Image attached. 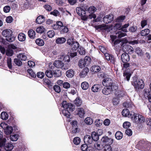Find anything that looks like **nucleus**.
<instances>
[{
    "label": "nucleus",
    "mask_w": 151,
    "mask_h": 151,
    "mask_svg": "<svg viewBox=\"0 0 151 151\" xmlns=\"http://www.w3.org/2000/svg\"><path fill=\"white\" fill-rule=\"evenodd\" d=\"M110 145H106L104 147V151H112V148Z\"/></svg>",
    "instance_id": "e2e57ef3"
},
{
    "label": "nucleus",
    "mask_w": 151,
    "mask_h": 151,
    "mask_svg": "<svg viewBox=\"0 0 151 151\" xmlns=\"http://www.w3.org/2000/svg\"><path fill=\"white\" fill-rule=\"evenodd\" d=\"M53 75L55 77H60L61 75V71L60 70H56L54 71Z\"/></svg>",
    "instance_id": "de8ad7c7"
},
{
    "label": "nucleus",
    "mask_w": 151,
    "mask_h": 151,
    "mask_svg": "<svg viewBox=\"0 0 151 151\" xmlns=\"http://www.w3.org/2000/svg\"><path fill=\"white\" fill-rule=\"evenodd\" d=\"M102 92L103 94L107 95L111 93V89L110 88V87H106L103 88L102 91Z\"/></svg>",
    "instance_id": "4468645a"
},
{
    "label": "nucleus",
    "mask_w": 151,
    "mask_h": 151,
    "mask_svg": "<svg viewBox=\"0 0 151 151\" xmlns=\"http://www.w3.org/2000/svg\"><path fill=\"white\" fill-rule=\"evenodd\" d=\"M27 72L30 76L32 77L35 78L36 77L35 73L33 72L32 70L31 69H29L27 70Z\"/></svg>",
    "instance_id": "09e8293b"
},
{
    "label": "nucleus",
    "mask_w": 151,
    "mask_h": 151,
    "mask_svg": "<svg viewBox=\"0 0 151 151\" xmlns=\"http://www.w3.org/2000/svg\"><path fill=\"white\" fill-rule=\"evenodd\" d=\"M89 71V69L87 68H86L83 69L79 74L81 78L85 77L87 75Z\"/></svg>",
    "instance_id": "f3484780"
},
{
    "label": "nucleus",
    "mask_w": 151,
    "mask_h": 151,
    "mask_svg": "<svg viewBox=\"0 0 151 151\" xmlns=\"http://www.w3.org/2000/svg\"><path fill=\"white\" fill-rule=\"evenodd\" d=\"M83 60L84 61V63H85L86 66L89 65L91 62V59L89 57L86 56L85 58Z\"/></svg>",
    "instance_id": "a19ab883"
},
{
    "label": "nucleus",
    "mask_w": 151,
    "mask_h": 151,
    "mask_svg": "<svg viewBox=\"0 0 151 151\" xmlns=\"http://www.w3.org/2000/svg\"><path fill=\"white\" fill-rule=\"evenodd\" d=\"M16 48V47L13 45H9L6 51V55L10 56H12L14 53L13 49H14Z\"/></svg>",
    "instance_id": "423d86ee"
},
{
    "label": "nucleus",
    "mask_w": 151,
    "mask_h": 151,
    "mask_svg": "<svg viewBox=\"0 0 151 151\" xmlns=\"http://www.w3.org/2000/svg\"><path fill=\"white\" fill-rule=\"evenodd\" d=\"M125 16H121L118 17L116 19L115 21L117 22H122L125 19Z\"/></svg>",
    "instance_id": "a18cd8bd"
},
{
    "label": "nucleus",
    "mask_w": 151,
    "mask_h": 151,
    "mask_svg": "<svg viewBox=\"0 0 151 151\" xmlns=\"http://www.w3.org/2000/svg\"><path fill=\"white\" fill-rule=\"evenodd\" d=\"M135 52L139 55H143V53L142 50L139 47H137L135 49Z\"/></svg>",
    "instance_id": "3c124183"
},
{
    "label": "nucleus",
    "mask_w": 151,
    "mask_h": 151,
    "mask_svg": "<svg viewBox=\"0 0 151 151\" xmlns=\"http://www.w3.org/2000/svg\"><path fill=\"white\" fill-rule=\"evenodd\" d=\"M89 84L86 82H82L81 85V86L82 89L84 90H87L89 87Z\"/></svg>",
    "instance_id": "c756f323"
},
{
    "label": "nucleus",
    "mask_w": 151,
    "mask_h": 151,
    "mask_svg": "<svg viewBox=\"0 0 151 151\" xmlns=\"http://www.w3.org/2000/svg\"><path fill=\"white\" fill-rule=\"evenodd\" d=\"M101 89V86L99 84L94 85L91 88L92 91L94 92H98Z\"/></svg>",
    "instance_id": "2eb2a0df"
},
{
    "label": "nucleus",
    "mask_w": 151,
    "mask_h": 151,
    "mask_svg": "<svg viewBox=\"0 0 151 151\" xmlns=\"http://www.w3.org/2000/svg\"><path fill=\"white\" fill-rule=\"evenodd\" d=\"M122 114L123 116L127 117L129 115V111L127 109H124L122 111Z\"/></svg>",
    "instance_id": "473e14b6"
},
{
    "label": "nucleus",
    "mask_w": 151,
    "mask_h": 151,
    "mask_svg": "<svg viewBox=\"0 0 151 151\" xmlns=\"http://www.w3.org/2000/svg\"><path fill=\"white\" fill-rule=\"evenodd\" d=\"M142 142L140 141L136 145V148L141 150L148 151L151 147V143L148 142L142 145Z\"/></svg>",
    "instance_id": "20e7f679"
},
{
    "label": "nucleus",
    "mask_w": 151,
    "mask_h": 151,
    "mask_svg": "<svg viewBox=\"0 0 151 151\" xmlns=\"http://www.w3.org/2000/svg\"><path fill=\"white\" fill-rule=\"evenodd\" d=\"M114 16L113 14H109L105 16L103 18V21L106 24L111 22L113 20Z\"/></svg>",
    "instance_id": "9b49d317"
},
{
    "label": "nucleus",
    "mask_w": 151,
    "mask_h": 151,
    "mask_svg": "<svg viewBox=\"0 0 151 151\" xmlns=\"http://www.w3.org/2000/svg\"><path fill=\"white\" fill-rule=\"evenodd\" d=\"M26 36L23 33H20L18 36L19 40L21 42L24 41L26 39Z\"/></svg>",
    "instance_id": "4be33fe9"
},
{
    "label": "nucleus",
    "mask_w": 151,
    "mask_h": 151,
    "mask_svg": "<svg viewBox=\"0 0 151 151\" xmlns=\"http://www.w3.org/2000/svg\"><path fill=\"white\" fill-rule=\"evenodd\" d=\"M144 95L145 98L148 99L150 102H151V91L148 88L144 90Z\"/></svg>",
    "instance_id": "9d476101"
},
{
    "label": "nucleus",
    "mask_w": 151,
    "mask_h": 151,
    "mask_svg": "<svg viewBox=\"0 0 151 151\" xmlns=\"http://www.w3.org/2000/svg\"><path fill=\"white\" fill-rule=\"evenodd\" d=\"M59 59L63 61H64L69 62L70 61V58L69 56L67 55H60Z\"/></svg>",
    "instance_id": "6ab92c4d"
},
{
    "label": "nucleus",
    "mask_w": 151,
    "mask_h": 151,
    "mask_svg": "<svg viewBox=\"0 0 151 151\" xmlns=\"http://www.w3.org/2000/svg\"><path fill=\"white\" fill-rule=\"evenodd\" d=\"M1 118L3 120L7 119L8 117L7 114L5 112H2L1 114Z\"/></svg>",
    "instance_id": "49530a36"
},
{
    "label": "nucleus",
    "mask_w": 151,
    "mask_h": 151,
    "mask_svg": "<svg viewBox=\"0 0 151 151\" xmlns=\"http://www.w3.org/2000/svg\"><path fill=\"white\" fill-rule=\"evenodd\" d=\"M104 56L105 58L107 60H114V58L113 57L112 55H111L107 53H105L104 54Z\"/></svg>",
    "instance_id": "58836bf2"
},
{
    "label": "nucleus",
    "mask_w": 151,
    "mask_h": 151,
    "mask_svg": "<svg viewBox=\"0 0 151 151\" xmlns=\"http://www.w3.org/2000/svg\"><path fill=\"white\" fill-rule=\"evenodd\" d=\"M123 76L128 81L129 80L131 74L129 73H124Z\"/></svg>",
    "instance_id": "69168bd1"
},
{
    "label": "nucleus",
    "mask_w": 151,
    "mask_h": 151,
    "mask_svg": "<svg viewBox=\"0 0 151 151\" xmlns=\"http://www.w3.org/2000/svg\"><path fill=\"white\" fill-rule=\"evenodd\" d=\"M122 50L124 52H127L130 54L133 53L134 51L133 48L129 45H125L123 46Z\"/></svg>",
    "instance_id": "1a4fd4ad"
},
{
    "label": "nucleus",
    "mask_w": 151,
    "mask_h": 151,
    "mask_svg": "<svg viewBox=\"0 0 151 151\" xmlns=\"http://www.w3.org/2000/svg\"><path fill=\"white\" fill-rule=\"evenodd\" d=\"M74 74V72L72 69H70L66 72V76L68 78L72 77Z\"/></svg>",
    "instance_id": "5701e85b"
},
{
    "label": "nucleus",
    "mask_w": 151,
    "mask_h": 151,
    "mask_svg": "<svg viewBox=\"0 0 151 151\" xmlns=\"http://www.w3.org/2000/svg\"><path fill=\"white\" fill-rule=\"evenodd\" d=\"M77 110L78 111V115L81 117H83L85 114L83 109L82 108H78V109Z\"/></svg>",
    "instance_id": "7c9ffc66"
},
{
    "label": "nucleus",
    "mask_w": 151,
    "mask_h": 151,
    "mask_svg": "<svg viewBox=\"0 0 151 151\" xmlns=\"http://www.w3.org/2000/svg\"><path fill=\"white\" fill-rule=\"evenodd\" d=\"M46 76L48 78H51L53 76V73L52 70H47L45 72Z\"/></svg>",
    "instance_id": "72a5a7b5"
},
{
    "label": "nucleus",
    "mask_w": 151,
    "mask_h": 151,
    "mask_svg": "<svg viewBox=\"0 0 151 151\" xmlns=\"http://www.w3.org/2000/svg\"><path fill=\"white\" fill-rule=\"evenodd\" d=\"M17 57L20 60L23 61L26 60L27 59V57L24 53L19 54L17 56Z\"/></svg>",
    "instance_id": "c85d7f7f"
},
{
    "label": "nucleus",
    "mask_w": 151,
    "mask_h": 151,
    "mask_svg": "<svg viewBox=\"0 0 151 151\" xmlns=\"http://www.w3.org/2000/svg\"><path fill=\"white\" fill-rule=\"evenodd\" d=\"M19 138V135L17 134L11 135L10 138L11 140L13 141H15L17 140Z\"/></svg>",
    "instance_id": "2f4dec72"
},
{
    "label": "nucleus",
    "mask_w": 151,
    "mask_h": 151,
    "mask_svg": "<svg viewBox=\"0 0 151 151\" xmlns=\"http://www.w3.org/2000/svg\"><path fill=\"white\" fill-rule=\"evenodd\" d=\"M150 32V30L149 29H145L141 31V34L142 36H145L149 34Z\"/></svg>",
    "instance_id": "e433bc0d"
},
{
    "label": "nucleus",
    "mask_w": 151,
    "mask_h": 151,
    "mask_svg": "<svg viewBox=\"0 0 151 151\" xmlns=\"http://www.w3.org/2000/svg\"><path fill=\"white\" fill-rule=\"evenodd\" d=\"M53 65L58 68H61L65 70L67 69L64 66L63 63L61 60H56L53 63Z\"/></svg>",
    "instance_id": "39448f33"
},
{
    "label": "nucleus",
    "mask_w": 151,
    "mask_h": 151,
    "mask_svg": "<svg viewBox=\"0 0 151 151\" xmlns=\"http://www.w3.org/2000/svg\"><path fill=\"white\" fill-rule=\"evenodd\" d=\"M60 31L62 33H67L68 29V28L65 26H63L60 28Z\"/></svg>",
    "instance_id": "c9c22d12"
},
{
    "label": "nucleus",
    "mask_w": 151,
    "mask_h": 151,
    "mask_svg": "<svg viewBox=\"0 0 151 151\" xmlns=\"http://www.w3.org/2000/svg\"><path fill=\"white\" fill-rule=\"evenodd\" d=\"M80 16L81 17V19L83 20H86L88 19L87 16L86 14L85 11L83 9L81 12Z\"/></svg>",
    "instance_id": "bb28decb"
},
{
    "label": "nucleus",
    "mask_w": 151,
    "mask_h": 151,
    "mask_svg": "<svg viewBox=\"0 0 151 151\" xmlns=\"http://www.w3.org/2000/svg\"><path fill=\"white\" fill-rule=\"evenodd\" d=\"M64 115L67 117L69 118L70 116V112L67 110H63L62 111Z\"/></svg>",
    "instance_id": "052dcab7"
},
{
    "label": "nucleus",
    "mask_w": 151,
    "mask_h": 151,
    "mask_svg": "<svg viewBox=\"0 0 151 151\" xmlns=\"http://www.w3.org/2000/svg\"><path fill=\"white\" fill-rule=\"evenodd\" d=\"M4 145V148L7 151H11V150L13 148V145L11 143H7Z\"/></svg>",
    "instance_id": "a211bd4d"
},
{
    "label": "nucleus",
    "mask_w": 151,
    "mask_h": 151,
    "mask_svg": "<svg viewBox=\"0 0 151 151\" xmlns=\"http://www.w3.org/2000/svg\"><path fill=\"white\" fill-rule=\"evenodd\" d=\"M129 25V23L125 24L122 26L121 30L123 32H128L127 29H126Z\"/></svg>",
    "instance_id": "37998d69"
},
{
    "label": "nucleus",
    "mask_w": 151,
    "mask_h": 151,
    "mask_svg": "<svg viewBox=\"0 0 151 151\" xmlns=\"http://www.w3.org/2000/svg\"><path fill=\"white\" fill-rule=\"evenodd\" d=\"M66 41V39L64 37H58L55 40V42L58 44H61L64 43Z\"/></svg>",
    "instance_id": "dca6fc26"
},
{
    "label": "nucleus",
    "mask_w": 151,
    "mask_h": 151,
    "mask_svg": "<svg viewBox=\"0 0 151 151\" xmlns=\"http://www.w3.org/2000/svg\"><path fill=\"white\" fill-rule=\"evenodd\" d=\"M14 62L15 64L18 66H20L22 65V62L19 58L14 59Z\"/></svg>",
    "instance_id": "5fc2aeb1"
},
{
    "label": "nucleus",
    "mask_w": 151,
    "mask_h": 151,
    "mask_svg": "<svg viewBox=\"0 0 151 151\" xmlns=\"http://www.w3.org/2000/svg\"><path fill=\"white\" fill-rule=\"evenodd\" d=\"M85 122L88 125H91L93 123V121L92 119L89 117L86 118L85 120Z\"/></svg>",
    "instance_id": "79ce46f5"
},
{
    "label": "nucleus",
    "mask_w": 151,
    "mask_h": 151,
    "mask_svg": "<svg viewBox=\"0 0 151 151\" xmlns=\"http://www.w3.org/2000/svg\"><path fill=\"white\" fill-rule=\"evenodd\" d=\"M47 36L50 38L53 37L55 35V33L54 31L51 30L48 31L47 33Z\"/></svg>",
    "instance_id": "603ef678"
},
{
    "label": "nucleus",
    "mask_w": 151,
    "mask_h": 151,
    "mask_svg": "<svg viewBox=\"0 0 151 151\" xmlns=\"http://www.w3.org/2000/svg\"><path fill=\"white\" fill-rule=\"evenodd\" d=\"M121 59L123 63L127 62L129 60V55L127 53H123L121 55Z\"/></svg>",
    "instance_id": "f8f14e48"
},
{
    "label": "nucleus",
    "mask_w": 151,
    "mask_h": 151,
    "mask_svg": "<svg viewBox=\"0 0 151 151\" xmlns=\"http://www.w3.org/2000/svg\"><path fill=\"white\" fill-rule=\"evenodd\" d=\"M132 84L134 86L136 90L139 89H142L144 86L143 80L141 79H138L135 77H133Z\"/></svg>",
    "instance_id": "f03ea898"
},
{
    "label": "nucleus",
    "mask_w": 151,
    "mask_h": 151,
    "mask_svg": "<svg viewBox=\"0 0 151 151\" xmlns=\"http://www.w3.org/2000/svg\"><path fill=\"white\" fill-rule=\"evenodd\" d=\"M35 42L38 45L40 46H43L44 44L43 40L40 38L37 39L35 41Z\"/></svg>",
    "instance_id": "f704fd0d"
},
{
    "label": "nucleus",
    "mask_w": 151,
    "mask_h": 151,
    "mask_svg": "<svg viewBox=\"0 0 151 151\" xmlns=\"http://www.w3.org/2000/svg\"><path fill=\"white\" fill-rule=\"evenodd\" d=\"M7 63L9 68L10 69H12V60L11 58L8 59Z\"/></svg>",
    "instance_id": "0e129e2a"
},
{
    "label": "nucleus",
    "mask_w": 151,
    "mask_h": 151,
    "mask_svg": "<svg viewBox=\"0 0 151 151\" xmlns=\"http://www.w3.org/2000/svg\"><path fill=\"white\" fill-rule=\"evenodd\" d=\"M96 10V8L94 6H92L88 8V11L90 13H93Z\"/></svg>",
    "instance_id": "8fccbe9b"
},
{
    "label": "nucleus",
    "mask_w": 151,
    "mask_h": 151,
    "mask_svg": "<svg viewBox=\"0 0 151 151\" xmlns=\"http://www.w3.org/2000/svg\"><path fill=\"white\" fill-rule=\"evenodd\" d=\"M69 104L67 101H64L62 103V106L64 109H67L68 107V106Z\"/></svg>",
    "instance_id": "338daca9"
},
{
    "label": "nucleus",
    "mask_w": 151,
    "mask_h": 151,
    "mask_svg": "<svg viewBox=\"0 0 151 151\" xmlns=\"http://www.w3.org/2000/svg\"><path fill=\"white\" fill-rule=\"evenodd\" d=\"M54 90L58 93H59L61 91V89L60 87L57 85H55L53 87Z\"/></svg>",
    "instance_id": "680f3d73"
},
{
    "label": "nucleus",
    "mask_w": 151,
    "mask_h": 151,
    "mask_svg": "<svg viewBox=\"0 0 151 151\" xmlns=\"http://www.w3.org/2000/svg\"><path fill=\"white\" fill-rule=\"evenodd\" d=\"M29 37L31 39H34L35 37V32L33 29L29 30L28 32Z\"/></svg>",
    "instance_id": "412c9836"
},
{
    "label": "nucleus",
    "mask_w": 151,
    "mask_h": 151,
    "mask_svg": "<svg viewBox=\"0 0 151 151\" xmlns=\"http://www.w3.org/2000/svg\"><path fill=\"white\" fill-rule=\"evenodd\" d=\"M129 117L131 118L133 122L137 124H142L145 121V118L142 116L134 112L131 113Z\"/></svg>",
    "instance_id": "f257e3e1"
},
{
    "label": "nucleus",
    "mask_w": 151,
    "mask_h": 151,
    "mask_svg": "<svg viewBox=\"0 0 151 151\" xmlns=\"http://www.w3.org/2000/svg\"><path fill=\"white\" fill-rule=\"evenodd\" d=\"M13 131L12 127L11 126H7L6 128L4 130V132L7 135L12 133Z\"/></svg>",
    "instance_id": "a878e982"
},
{
    "label": "nucleus",
    "mask_w": 151,
    "mask_h": 151,
    "mask_svg": "<svg viewBox=\"0 0 151 151\" xmlns=\"http://www.w3.org/2000/svg\"><path fill=\"white\" fill-rule=\"evenodd\" d=\"M101 141L103 143L109 145H111L112 144L113 140L112 139L109 138L107 136H104L102 138Z\"/></svg>",
    "instance_id": "0eeeda50"
},
{
    "label": "nucleus",
    "mask_w": 151,
    "mask_h": 151,
    "mask_svg": "<svg viewBox=\"0 0 151 151\" xmlns=\"http://www.w3.org/2000/svg\"><path fill=\"white\" fill-rule=\"evenodd\" d=\"M93 140L91 137L89 135H86L84 138V142L87 144H91L93 142Z\"/></svg>",
    "instance_id": "ddd939ff"
},
{
    "label": "nucleus",
    "mask_w": 151,
    "mask_h": 151,
    "mask_svg": "<svg viewBox=\"0 0 151 151\" xmlns=\"http://www.w3.org/2000/svg\"><path fill=\"white\" fill-rule=\"evenodd\" d=\"M45 30L44 28L42 26H40L38 27L36 29V31L37 32L39 33H42L44 32Z\"/></svg>",
    "instance_id": "864d4df0"
},
{
    "label": "nucleus",
    "mask_w": 151,
    "mask_h": 151,
    "mask_svg": "<svg viewBox=\"0 0 151 151\" xmlns=\"http://www.w3.org/2000/svg\"><path fill=\"white\" fill-rule=\"evenodd\" d=\"M68 107L67 109L70 111H72L75 109V106L71 103L69 104L68 106Z\"/></svg>",
    "instance_id": "6e6d98bb"
},
{
    "label": "nucleus",
    "mask_w": 151,
    "mask_h": 151,
    "mask_svg": "<svg viewBox=\"0 0 151 151\" xmlns=\"http://www.w3.org/2000/svg\"><path fill=\"white\" fill-rule=\"evenodd\" d=\"M115 137L117 139H120L122 138L123 134L121 132L118 131L116 133Z\"/></svg>",
    "instance_id": "4c0bfd02"
},
{
    "label": "nucleus",
    "mask_w": 151,
    "mask_h": 151,
    "mask_svg": "<svg viewBox=\"0 0 151 151\" xmlns=\"http://www.w3.org/2000/svg\"><path fill=\"white\" fill-rule=\"evenodd\" d=\"M101 70V68L98 65L93 66L91 68V70L94 72H98Z\"/></svg>",
    "instance_id": "393cba45"
},
{
    "label": "nucleus",
    "mask_w": 151,
    "mask_h": 151,
    "mask_svg": "<svg viewBox=\"0 0 151 151\" xmlns=\"http://www.w3.org/2000/svg\"><path fill=\"white\" fill-rule=\"evenodd\" d=\"M112 80L109 78H106L104 79L102 81V84L106 87H110L112 84Z\"/></svg>",
    "instance_id": "6e6552de"
},
{
    "label": "nucleus",
    "mask_w": 151,
    "mask_h": 151,
    "mask_svg": "<svg viewBox=\"0 0 151 151\" xmlns=\"http://www.w3.org/2000/svg\"><path fill=\"white\" fill-rule=\"evenodd\" d=\"M91 137L93 140L94 141H97L99 139V138L98 135L95 132H93L92 133Z\"/></svg>",
    "instance_id": "cd10ccee"
},
{
    "label": "nucleus",
    "mask_w": 151,
    "mask_h": 151,
    "mask_svg": "<svg viewBox=\"0 0 151 151\" xmlns=\"http://www.w3.org/2000/svg\"><path fill=\"white\" fill-rule=\"evenodd\" d=\"M12 31L9 29L4 30L2 32V35L6 37V40L10 42L15 40V37L12 36Z\"/></svg>",
    "instance_id": "7ed1b4c3"
},
{
    "label": "nucleus",
    "mask_w": 151,
    "mask_h": 151,
    "mask_svg": "<svg viewBox=\"0 0 151 151\" xmlns=\"http://www.w3.org/2000/svg\"><path fill=\"white\" fill-rule=\"evenodd\" d=\"M137 27L136 26H131L129 27V30L130 32H134L137 30Z\"/></svg>",
    "instance_id": "774afa93"
},
{
    "label": "nucleus",
    "mask_w": 151,
    "mask_h": 151,
    "mask_svg": "<svg viewBox=\"0 0 151 151\" xmlns=\"http://www.w3.org/2000/svg\"><path fill=\"white\" fill-rule=\"evenodd\" d=\"M43 7L44 8L48 11H50L52 9L51 6L48 4L44 5Z\"/></svg>",
    "instance_id": "13d9d810"
},
{
    "label": "nucleus",
    "mask_w": 151,
    "mask_h": 151,
    "mask_svg": "<svg viewBox=\"0 0 151 151\" xmlns=\"http://www.w3.org/2000/svg\"><path fill=\"white\" fill-rule=\"evenodd\" d=\"M74 102L75 104L78 106H80L82 104L81 101L79 98H77Z\"/></svg>",
    "instance_id": "bf43d9fd"
},
{
    "label": "nucleus",
    "mask_w": 151,
    "mask_h": 151,
    "mask_svg": "<svg viewBox=\"0 0 151 151\" xmlns=\"http://www.w3.org/2000/svg\"><path fill=\"white\" fill-rule=\"evenodd\" d=\"M81 141V139L78 137H76L74 138L73 142L76 145H78L79 144Z\"/></svg>",
    "instance_id": "4d7b16f0"
},
{
    "label": "nucleus",
    "mask_w": 151,
    "mask_h": 151,
    "mask_svg": "<svg viewBox=\"0 0 151 151\" xmlns=\"http://www.w3.org/2000/svg\"><path fill=\"white\" fill-rule=\"evenodd\" d=\"M44 21V17L42 16H38L36 19V22L38 24L42 23Z\"/></svg>",
    "instance_id": "b1692460"
},
{
    "label": "nucleus",
    "mask_w": 151,
    "mask_h": 151,
    "mask_svg": "<svg viewBox=\"0 0 151 151\" xmlns=\"http://www.w3.org/2000/svg\"><path fill=\"white\" fill-rule=\"evenodd\" d=\"M6 141V139L5 138H3L2 134L0 132V147L4 145Z\"/></svg>",
    "instance_id": "aec40b11"
},
{
    "label": "nucleus",
    "mask_w": 151,
    "mask_h": 151,
    "mask_svg": "<svg viewBox=\"0 0 151 151\" xmlns=\"http://www.w3.org/2000/svg\"><path fill=\"white\" fill-rule=\"evenodd\" d=\"M78 65L79 67L81 68L86 66L85 63H84L83 60L82 59H81L79 61Z\"/></svg>",
    "instance_id": "ea45409f"
},
{
    "label": "nucleus",
    "mask_w": 151,
    "mask_h": 151,
    "mask_svg": "<svg viewBox=\"0 0 151 151\" xmlns=\"http://www.w3.org/2000/svg\"><path fill=\"white\" fill-rule=\"evenodd\" d=\"M72 48V49L73 50H76L79 47L78 43L77 42H74L71 46Z\"/></svg>",
    "instance_id": "c03bdc74"
}]
</instances>
